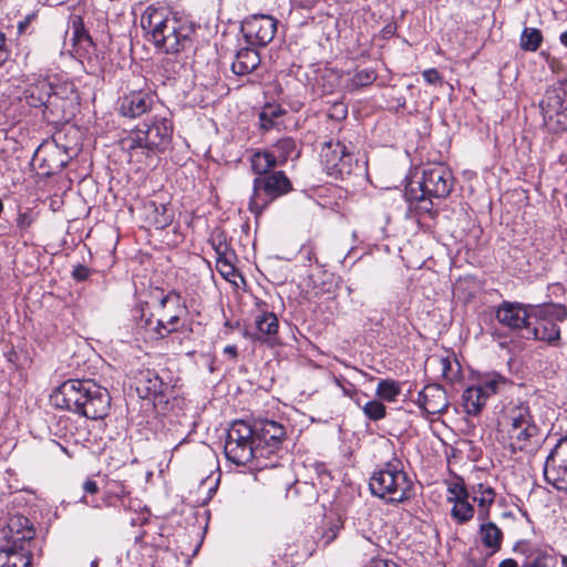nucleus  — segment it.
I'll use <instances>...</instances> for the list:
<instances>
[{
    "label": "nucleus",
    "mask_w": 567,
    "mask_h": 567,
    "mask_svg": "<svg viewBox=\"0 0 567 567\" xmlns=\"http://www.w3.org/2000/svg\"><path fill=\"white\" fill-rule=\"evenodd\" d=\"M340 106L342 107V110H341V111H342V113H344V114H346V112H347V111H346V109L343 107V105H342V104H340Z\"/></svg>",
    "instance_id": "63"
},
{
    "label": "nucleus",
    "mask_w": 567,
    "mask_h": 567,
    "mask_svg": "<svg viewBox=\"0 0 567 567\" xmlns=\"http://www.w3.org/2000/svg\"><path fill=\"white\" fill-rule=\"evenodd\" d=\"M97 564H99V560H97V559H94V560L91 563V567H97Z\"/></svg>",
    "instance_id": "62"
},
{
    "label": "nucleus",
    "mask_w": 567,
    "mask_h": 567,
    "mask_svg": "<svg viewBox=\"0 0 567 567\" xmlns=\"http://www.w3.org/2000/svg\"><path fill=\"white\" fill-rule=\"evenodd\" d=\"M400 393L399 382L390 379L381 380L375 390L377 396L388 402H394Z\"/></svg>",
    "instance_id": "38"
},
{
    "label": "nucleus",
    "mask_w": 567,
    "mask_h": 567,
    "mask_svg": "<svg viewBox=\"0 0 567 567\" xmlns=\"http://www.w3.org/2000/svg\"><path fill=\"white\" fill-rule=\"evenodd\" d=\"M337 383L342 389L344 395L352 398L357 393V390L351 383H349L348 385H342L339 381H337Z\"/></svg>",
    "instance_id": "57"
},
{
    "label": "nucleus",
    "mask_w": 567,
    "mask_h": 567,
    "mask_svg": "<svg viewBox=\"0 0 567 567\" xmlns=\"http://www.w3.org/2000/svg\"><path fill=\"white\" fill-rule=\"evenodd\" d=\"M544 476L557 489L567 491V435L558 440L546 457Z\"/></svg>",
    "instance_id": "13"
},
{
    "label": "nucleus",
    "mask_w": 567,
    "mask_h": 567,
    "mask_svg": "<svg viewBox=\"0 0 567 567\" xmlns=\"http://www.w3.org/2000/svg\"><path fill=\"white\" fill-rule=\"evenodd\" d=\"M154 109V96L144 91H133L118 100V112L128 118L140 117Z\"/></svg>",
    "instance_id": "21"
},
{
    "label": "nucleus",
    "mask_w": 567,
    "mask_h": 567,
    "mask_svg": "<svg viewBox=\"0 0 567 567\" xmlns=\"http://www.w3.org/2000/svg\"><path fill=\"white\" fill-rule=\"evenodd\" d=\"M278 21L268 14H252L241 23V31L247 43L267 45L277 32Z\"/></svg>",
    "instance_id": "15"
},
{
    "label": "nucleus",
    "mask_w": 567,
    "mask_h": 567,
    "mask_svg": "<svg viewBox=\"0 0 567 567\" xmlns=\"http://www.w3.org/2000/svg\"><path fill=\"white\" fill-rule=\"evenodd\" d=\"M166 330H167L166 322L163 318L154 320L153 326L146 330V333L144 334V340L163 339L172 333V332H166Z\"/></svg>",
    "instance_id": "41"
},
{
    "label": "nucleus",
    "mask_w": 567,
    "mask_h": 567,
    "mask_svg": "<svg viewBox=\"0 0 567 567\" xmlns=\"http://www.w3.org/2000/svg\"><path fill=\"white\" fill-rule=\"evenodd\" d=\"M286 114V111L278 105H266L259 113L260 127L270 131L278 126L277 120Z\"/></svg>",
    "instance_id": "33"
},
{
    "label": "nucleus",
    "mask_w": 567,
    "mask_h": 567,
    "mask_svg": "<svg viewBox=\"0 0 567 567\" xmlns=\"http://www.w3.org/2000/svg\"><path fill=\"white\" fill-rule=\"evenodd\" d=\"M272 153L276 154V161H278L279 165H284L289 158L292 156H298L299 152L297 151L296 141L290 136H285L279 138L274 145Z\"/></svg>",
    "instance_id": "32"
},
{
    "label": "nucleus",
    "mask_w": 567,
    "mask_h": 567,
    "mask_svg": "<svg viewBox=\"0 0 567 567\" xmlns=\"http://www.w3.org/2000/svg\"><path fill=\"white\" fill-rule=\"evenodd\" d=\"M72 29H73V41L80 43L82 41H87L92 43L90 34L86 32L83 23V19L80 16H74L72 18Z\"/></svg>",
    "instance_id": "42"
},
{
    "label": "nucleus",
    "mask_w": 567,
    "mask_h": 567,
    "mask_svg": "<svg viewBox=\"0 0 567 567\" xmlns=\"http://www.w3.org/2000/svg\"><path fill=\"white\" fill-rule=\"evenodd\" d=\"M364 415L371 421H380L386 415L385 405L378 400H371L362 408Z\"/></svg>",
    "instance_id": "40"
},
{
    "label": "nucleus",
    "mask_w": 567,
    "mask_h": 567,
    "mask_svg": "<svg viewBox=\"0 0 567 567\" xmlns=\"http://www.w3.org/2000/svg\"><path fill=\"white\" fill-rule=\"evenodd\" d=\"M507 384L506 378L493 373L485 375L481 379L478 383V388L482 390L484 395L488 399L491 395L496 394L502 386H505Z\"/></svg>",
    "instance_id": "37"
},
{
    "label": "nucleus",
    "mask_w": 567,
    "mask_h": 567,
    "mask_svg": "<svg viewBox=\"0 0 567 567\" xmlns=\"http://www.w3.org/2000/svg\"><path fill=\"white\" fill-rule=\"evenodd\" d=\"M173 134L172 122L162 115H153L150 123H144L137 127L127 138L131 156L138 153H159L163 152L171 142Z\"/></svg>",
    "instance_id": "5"
},
{
    "label": "nucleus",
    "mask_w": 567,
    "mask_h": 567,
    "mask_svg": "<svg viewBox=\"0 0 567 567\" xmlns=\"http://www.w3.org/2000/svg\"><path fill=\"white\" fill-rule=\"evenodd\" d=\"M260 64L259 53L251 48H241L237 51L231 64V71L244 76L252 73Z\"/></svg>",
    "instance_id": "29"
},
{
    "label": "nucleus",
    "mask_w": 567,
    "mask_h": 567,
    "mask_svg": "<svg viewBox=\"0 0 567 567\" xmlns=\"http://www.w3.org/2000/svg\"><path fill=\"white\" fill-rule=\"evenodd\" d=\"M181 295L176 291H171L161 299V306L166 307L168 302H175L176 309L174 313H165L163 319L166 322V332H176L184 327V319L187 315V308L181 303Z\"/></svg>",
    "instance_id": "26"
},
{
    "label": "nucleus",
    "mask_w": 567,
    "mask_h": 567,
    "mask_svg": "<svg viewBox=\"0 0 567 567\" xmlns=\"http://www.w3.org/2000/svg\"><path fill=\"white\" fill-rule=\"evenodd\" d=\"M532 317L536 321L532 328L527 329L528 334L536 340L556 346L560 340V329L556 321H564L567 318V309L558 305L536 307Z\"/></svg>",
    "instance_id": "11"
},
{
    "label": "nucleus",
    "mask_w": 567,
    "mask_h": 567,
    "mask_svg": "<svg viewBox=\"0 0 567 567\" xmlns=\"http://www.w3.org/2000/svg\"><path fill=\"white\" fill-rule=\"evenodd\" d=\"M51 402L58 409L99 420L107 415L111 395L91 379H70L51 394Z\"/></svg>",
    "instance_id": "1"
},
{
    "label": "nucleus",
    "mask_w": 567,
    "mask_h": 567,
    "mask_svg": "<svg viewBox=\"0 0 567 567\" xmlns=\"http://www.w3.org/2000/svg\"><path fill=\"white\" fill-rule=\"evenodd\" d=\"M162 209H163V219L162 220L155 219V224L157 225V227H165L172 220L171 216L167 214L166 207L164 205L162 206Z\"/></svg>",
    "instance_id": "54"
},
{
    "label": "nucleus",
    "mask_w": 567,
    "mask_h": 567,
    "mask_svg": "<svg viewBox=\"0 0 567 567\" xmlns=\"http://www.w3.org/2000/svg\"><path fill=\"white\" fill-rule=\"evenodd\" d=\"M534 307L519 302L503 301L495 310L497 321L512 330L529 329Z\"/></svg>",
    "instance_id": "17"
},
{
    "label": "nucleus",
    "mask_w": 567,
    "mask_h": 567,
    "mask_svg": "<svg viewBox=\"0 0 567 567\" xmlns=\"http://www.w3.org/2000/svg\"><path fill=\"white\" fill-rule=\"evenodd\" d=\"M422 76L427 84H442L443 78L434 68L426 69L422 72Z\"/></svg>",
    "instance_id": "47"
},
{
    "label": "nucleus",
    "mask_w": 567,
    "mask_h": 567,
    "mask_svg": "<svg viewBox=\"0 0 567 567\" xmlns=\"http://www.w3.org/2000/svg\"><path fill=\"white\" fill-rule=\"evenodd\" d=\"M154 323V319L152 317L148 318H142L140 322L137 323V330L138 333L142 334V338L144 339V334L146 333V330L150 329Z\"/></svg>",
    "instance_id": "50"
},
{
    "label": "nucleus",
    "mask_w": 567,
    "mask_h": 567,
    "mask_svg": "<svg viewBox=\"0 0 567 567\" xmlns=\"http://www.w3.org/2000/svg\"><path fill=\"white\" fill-rule=\"evenodd\" d=\"M365 567H398L396 564L380 558H374L369 561Z\"/></svg>",
    "instance_id": "51"
},
{
    "label": "nucleus",
    "mask_w": 567,
    "mask_h": 567,
    "mask_svg": "<svg viewBox=\"0 0 567 567\" xmlns=\"http://www.w3.org/2000/svg\"><path fill=\"white\" fill-rule=\"evenodd\" d=\"M498 567H520V559L519 560L512 559V558L504 559L498 564Z\"/></svg>",
    "instance_id": "58"
},
{
    "label": "nucleus",
    "mask_w": 567,
    "mask_h": 567,
    "mask_svg": "<svg viewBox=\"0 0 567 567\" xmlns=\"http://www.w3.org/2000/svg\"><path fill=\"white\" fill-rule=\"evenodd\" d=\"M353 148V145L348 146L340 141L323 143L320 151V163L329 177L344 181L361 172Z\"/></svg>",
    "instance_id": "6"
},
{
    "label": "nucleus",
    "mask_w": 567,
    "mask_h": 567,
    "mask_svg": "<svg viewBox=\"0 0 567 567\" xmlns=\"http://www.w3.org/2000/svg\"><path fill=\"white\" fill-rule=\"evenodd\" d=\"M255 446L251 424L241 420L233 422L224 446L227 460L236 465H247L252 461L257 463Z\"/></svg>",
    "instance_id": "9"
},
{
    "label": "nucleus",
    "mask_w": 567,
    "mask_h": 567,
    "mask_svg": "<svg viewBox=\"0 0 567 567\" xmlns=\"http://www.w3.org/2000/svg\"><path fill=\"white\" fill-rule=\"evenodd\" d=\"M369 488L373 496L386 504H401L413 496V482L398 458L386 462L372 473Z\"/></svg>",
    "instance_id": "3"
},
{
    "label": "nucleus",
    "mask_w": 567,
    "mask_h": 567,
    "mask_svg": "<svg viewBox=\"0 0 567 567\" xmlns=\"http://www.w3.org/2000/svg\"><path fill=\"white\" fill-rule=\"evenodd\" d=\"M138 383L137 390L144 392L145 396L154 399H162L169 390V385L163 381V377L154 370L142 371Z\"/></svg>",
    "instance_id": "27"
},
{
    "label": "nucleus",
    "mask_w": 567,
    "mask_h": 567,
    "mask_svg": "<svg viewBox=\"0 0 567 567\" xmlns=\"http://www.w3.org/2000/svg\"><path fill=\"white\" fill-rule=\"evenodd\" d=\"M468 491H470V488H467L466 486H464L461 483L450 484V486L447 488V492H449L447 502L453 503V502L468 498Z\"/></svg>",
    "instance_id": "43"
},
{
    "label": "nucleus",
    "mask_w": 567,
    "mask_h": 567,
    "mask_svg": "<svg viewBox=\"0 0 567 567\" xmlns=\"http://www.w3.org/2000/svg\"><path fill=\"white\" fill-rule=\"evenodd\" d=\"M31 548L23 546H0V567H30Z\"/></svg>",
    "instance_id": "25"
},
{
    "label": "nucleus",
    "mask_w": 567,
    "mask_h": 567,
    "mask_svg": "<svg viewBox=\"0 0 567 567\" xmlns=\"http://www.w3.org/2000/svg\"><path fill=\"white\" fill-rule=\"evenodd\" d=\"M4 34L0 31V66L7 61L9 52L4 45Z\"/></svg>",
    "instance_id": "52"
},
{
    "label": "nucleus",
    "mask_w": 567,
    "mask_h": 567,
    "mask_svg": "<svg viewBox=\"0 0 567 567\" xmlns=\"http://www.w3.org/2000/svg\"><path fill=\"white\" fill-rule=\"evenodd\" d=\"M141 27L151 34L152 42L165 53H177L190 44L193 27L171 16L163 8L150 6L141 17Z\"/></svg>",
    "instance_id": "2"
},
{
    "label": "nucleus",
    "mask_w": 567,
    "mask_h": 567,
    "mask_svg": "<svg viewBox=\"0 0 567 567\" xmlns=\"http://www.w3.org/2000/svg\"><path fill=\"white\" fill-rule=\"evenodd\" d=\"M417 404L427 414H443L450 406L445 389L436 383L427 384L419 392Z\"/></svg>",
    "instance_id": "22"
},
{
    "label": "nucleus",
    "mask_w": 567,
    "mask_h": 567,
    "mask_svg": "<svg viewBox=\"0 0 567 567\" xmlns=\"http://www.w3.org/2000/svg\"><path fill=\"white\" fill-rule=\"evenodd\" d=\"M560 567H567V555L560 556Z\"/></svg>",
    "instance_id": "61"
},
{
    "label": "nucleus",
    "mask_w": 567,
    "mask_h": 567,
    "mask_svg": "<svg viewBox=\"0 0 567 567\" xmlns=\"http://www.w3.org/2000/svg\"><path fill=\"white\" fill-rule=\"evenodd\" d=\"M420 184V195L413 199L424 202L432 198H445L453 189L452 173L444 165H433L423 169Z\"/></svg>",
    "instance_id": "12"
},
{
    "label": "nucleus",
    "mask_w": 567,
    "mask_h": 567,
    "mask_svg": "<svg viewBox=\"0 0 567 567\" xmlns=\"http://www.w3.org/2000/svg\"><path fill=\"white\" fill-rule=\"evenodd\" d=\"M278 161H276V154L271 151H258L254 153L250 157V167L251 171L257 176H264L270 174L271 169L278 166Z\"/></svg>",
    "instance_id": "30"
},
{
    "label": "nucleus",
    "mask_w": 567,
    "mask_h": 567,
    "mask_svg": "<svg viewBox=\"0 0 567 567\" xmlns=\"http://www.w3.org/2000/svg\"><path fill=\"white\" fill-rule=\"evenodd\" d=\"M34 17H35L34 14H29L22 21H20L18 23V30L20 33H22L27 30V28L29 27L31 21L34 19Z\"/></svg>",
    "instance_id": "55"
},
{
    "label": "nucleus",
    "mask_w": 567,
    "mask_h": 567,
    "mask_svg": "<svg viewBox=\"0 0 567 567\" xmlns=\"http://www.w3.org/2000/svg\"><path fill=\"white\" fill-rule=\"evenodd\" d=\"M291 190V182L282 171L271 172L264 176H256L252 183V193L249 198V210L258 216L274 200Z\"/></svg>",
    "instance_id": "7"
},
{
    "label": "nucleus",
    "mask_w": 567,
    "mask_h": 567,
    "mask_svg": "<svg viewBox=\"0 0 567 567\" xmlns=\"http://www.w3.org/2000/svg\"><path fill=\"white\" fill-rule=\"evenodd\" d=\"M216 269L217 271L228 281H233V278L237 275L235 266L231 264L226 248L223 250L221 247L216 248Z\"/></svg>",
    "instance_id": "39"
},
{
    "label": "nucleus",
    "mask_w": 567,
    "mask_h": 567,
    "mask_svg": "<svg viewBox=\"0 0 567 567\" xmlns=\"http://www.w3.org/2000/svg\"><path fill=\"white\" fill-rule=\"evenodd\" d=\"M513 550L520 558V567H554L555 557L530 542L519 540Z\"/></svg>",
    "instance_id": "20"
},
{
    "label": "nucleus",
    "mask_w": 567,
    "mask_h": 567,
    "mask_svg": "<svg viewBox=\"0 0 567 567\" xmlns=\"http://www.w3.org/2000/svg\"><path fill=\"white\" fill-rule=\"evenodd\" d=\"M478 538L485 549L488 550L489 555H494L502 548L503 532L493 522L480 520Z\"/></svg>",
    "instance_id": "28"
},
{
    "label": "nucleus",
    "mask_w": 567,
    "mask_h": 567,
    "mask_svg": "<svg viewBox=\"0 0 567 567\" xmlns=\"http://www.w3.org/2000/svg\"><path fill=\"white\" fill-rule=\"evenodd\" d=\"M375 79L377 74L373 70H361L354 74L352 83L355 86H367L372 84Z\"/></svg>",
    "instance_id": "44"
},
{
    "label": "nucleus",
    "mask_w": 567,
    "mask_h": 567,
    "mask_svg": "<svg viewBox=\"0 0 567 567\" xmlns=\"http://www.w3.org/2000/svg\"><path fill=\"white\" fill-rule=\"evenodd\" d=\"M71 155L64 146L55 142H45L41 144L33 155V162L45 176L55 175L69 164Z\"/></svg>",
    "instance_id": "14"
},
{
    "label": "nucleus",
    "mask_w": 567,
    "mask_h": 567,
    "mask_svg": "<svg viewBox=\"0 0 567 567\" xmlns=\"http://www.w3.org/2000/svg\"><path fill=\"white\" fill-rule=\"evenodd\" d=\"M342 528L341 523H334L329 528H327L321 535L322 545L326 547L330 545L339 535Z\"/></svg>",
    "instance_id": "45"
},
{
    "label": "nucleus",
    "mask_w": 567,
    "mask_h": 567,
    "mask_svg": "<svg viewBox=\"0 0 567 567\" xmlns=\"http://www.w3.org/2000/svg\"><path fill=\"white\" fill-rule=\"evenodd\" d=\"M463 406L470 415H477L485 405L487 398L477 385L468 386L463 395Z\"/></svg>",
    "instance_id": "31"
},
{
    "label": "nucleus",
    "mask_w": 567,
    "mask_h": 567,
    "mask_svg": "<svg viewBox=\"0 0 567 567\" xmlns=\"http://www.w3.org/2000/svg\"><path fill=\"white\" fill-rule=\"evenodd\" d=\"M32 223L33 218L29 213H20L17 218V229L19 234L22 236L31 227Z\"/></svg>",
    "instance_id": "46"
},
{
    "label": "nucleus",
    "mask_w": 567,
    "mask_h": 567,
    "mask_svg": "<svg viewBox=\"0 0 567 567\" xmlns=\"http://www.w3.org/2000/svg\"><path fill=\"white\" fill-rule=\"evenodd\" d=\"M224 353L228 354L233 360H236L238 357L237 347L235 344H229L224 348Z\"/></svg>",
    "instance_id": "59"
},
{
    "label": "nucleus",
    "mask_w": 567,
    "mask_h": 567,
    "mask_svg": "<svg viewBox=\"0 0 567 567\" xmlns=\"http://www.w3.org/2000/svg\"><path fill=\"white\" fill-rule=\"evenodd\" d=\"M90 276V269L83 265H78L72 271V277L78 281H83Z\"/></svg>",
    "instance_id": "49"
},
{
    "label": "nucleus",
    "mask_w": 567,
    "mask_h": 567,
    "mask_svg": "<svg viewBox=\"0 0 567 567\" xmlns=\"http://www.w3.org/2000/svg\"><path fill=\"white\" fill-rule=\"evenodd\" d=\"M51 92L52 84L45 78L33 75L25 80L20 100L31 107H43L44 116L49 117L47 104H49Z\"/></svg>",
    "instance_id": "19"
},
{
    "label": "nucleus",
    "mask_w": 567,
    "mask_h": 567,
    "mask_svg": "<svg viewBox=\"0 0 567 567\" xmlns=\"http://www.w3.org/2000/svg\"><path fill=\"white\" fill-rule=\"evenodd\" d=\"M78 101L79 94L72 82H62L52 85L50 101L49 104H47L49 116L56 120L64 118L75 104H78Z\"/></svg>",
    "instance_id": "16"
},
{
    "label": "nucleus",
    "mask_w": 567,
    "mask_h": 567,
    "mask_svg": "<svg viewBox=\"0 0 567 567\" xmlns=\"http://www.w3.org/2000/svg\"><path fill=\"white\" fill-rule=\"evenodd\" d=\"M501 425L513 451L525 450L539 431L528 403L520 401L505 408Z\"/></svg>",
    "instance_id": "4"
},
{
    "label": "nucleus",
    "mask_w": 567,
    "mask_h": 567,
    "mask_svg": "<svg viewBox=\"0 0 567 567\" xmlns=\"http://www.w3.org/2000/svg\"><path fill=\"white\" fill-rule=\"evenodd\" d=\"M543 43L542 31L537 28H524L520 34L519 47L523 51L535 52Z\"/></svg>",
    "instance_id": "34"
},
{
    "label": "nucleus",
    "mask_w": 567,
    "mask_h": 567,
    "mask_svg": "<svg viewBox=\"0 0 567 567\" xmlns=\"http://www.w3.org/2000/svg\"><path fill=\"white\" fill-rule=\"evenodd\" d=\"M255 437V453L257 456L256 467L272 466V463L266 461L275 455L286 440L287 432L285 426L274 420H255L251 424Z\"/></svg>",
    "instance_id": "8"
},
{
    "label": "nucleus",
    "mask_w": 567,
    "mask_h": 567,
    "mask_svg": "<svg viewBox=\"0 0 567 567\" xmlns=\"http://www.w3.org/2000/svg\"><path fill=\"white\" fill-rule=\"evenodd\" d=\"M437 363L444 380L454 382L458 379L461 365L454 355L440 357Z\"/></svg>",
    "instance_id": "35"
},
{
    "label": "nucleus",
    "mask_w": 567,
    "mask_h": 567,
    "mask_svg": "<svg viewBox=\"0 0 567 567\" xmlns=\"http://www.w3.org/2000/svg\"><path fill=\"white\" fill-rule=\"evenodd\" d=\"M544 124L554 132L567 130V81L549 85L539 101Z\"/></svg>",
    "instance_id": "10"
},
{
    "label": "nucleus",
    "mask_w": 567,
    "mask_h": 567,
    "mask_svg": "<svg viewBox=\"0 0 567 567\" xmlns=\"http://www.w3.org/2000/svg\"><path fill=\"white\" fill-rule=\"evenodd\" d=\"M452 504L451 516L457 524H465L473 518L475 511L470 503V498L453 502Z\"/></svg>",
    "instance_id": "36"
},
{
    "label": "nucleus",
    "mask_w": 567,
    "mask_h": 567,
    "mask_svg": "<svg viewBox=\"0 0 567 567\" xmlns=\"http://www.w3.org/2000/svg\"><path fill=\"white\" fill-rule=\"evenodd\" d=\"M3 544L31 548L35 537V528L30 519L23 515H11L2 529Z\"/></svg>",
    "instance_id": "18"
},
{
    "label": "nucleus",
    "mask_w": 567,
    "mask_h": 567,
    "mask_svg": "<svg viewBox=\"0 0 567 567\" xmlns=\"http://www.w3.org/2000/svg\"><path fill=\"white\" fill-rule=\"evenodd\" d=\"M110 494L120 501H124V498L130 494L128 491H126L125 486L121 483H114L111 486ZM122 505H125L124 502H122Z\"/></svg>",
    "instance_id": "48"
},
{
    "label": "nucleus",
    "mask_w": 567,
    "mask_h": 567,
    "mask_svg": "<svg viewBox=\"0 0 567 567\" xmlns=\"http://www.w3.org/2000/svg\"><path fill=\"white\" fill-rule=\"evenodd\" d=\"M560 43L567 48V31L563 32L559 37Z\"/></svg>",
    "instance_id": "60"
},
{
    "label": "nucleus",
    "mask_w": 567,
    "mask_h": 567,
    "mask_svg": "<svg viewBox=\"0 0 567 567\" xmlns=\"http://www.w3.org/2000/svg\"><path fill=\"white\" fill-rule=\"evenodd\" d=\"M301 252L305 254V258L309 262L317 261L316 252L311 246L303 247Z\"/></svg>",
    "instance_id": "56"
},
{
    "label": "nucleus",
    "mask_w": 567,
    "mask_h": 567,
    "mask_svg": "<svg viewBox=\"0 0 567 567\" xmlns=\"http://www.w3.org/2000/svg\"><path fill=\"white\" fill-rule=\"evenodd\" d=\"M279 322L274 312H261L255 317V331L245 330L244 336L255 341H271L278 333Z\"/></svg>",
    "instance_id": "23"
},
{
    "label": "nucleus",
    "mask_w": 567,
    "mask_h": 567,
    "mask_svg": "<svg viewBox=\"0 0 567 567\" xmlns=\"http://www.w3.org/2000/svg\"><path fill=\"white\" fill-rule=\"evenodd\" d=\"M83 489L85 493L95 494L99 491L97 484L93 480H86L83 484Z\"/></svg>",
    "instance_id": "53"
},
{
    "label": "nucleus",
    "mask_w": 567,
    "mask_h": 567,
    "mask_svg": "<svg viewBox=\"0 0 567 567\" xmlns=\"http://www.w3.org/2000/svg\"><path fill=\"white\" fill-rule=\"evenodd\" d=\"M495 491L486 484L478 483L470 487L468 498L478 506V520H487L489 518V509L495 502Z\"/></svg>",
    "instance_id": "24"
}]
</instances>
